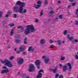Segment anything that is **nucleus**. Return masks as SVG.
Here are the masks:
<instances>
[{
    "mask_svg": "<svg viewBox=\"0 0 78 78\" xmlns=\"http://www.w3.org/2000/svg\"><path fill=\"white\" fill-rule=\"evenodd\" d=\"M70 7H71V6L70 5H68V8H70Z\"/></svg>",
    "mask_w": 78,
    "mask_h": 78,
    "instance_id": "e2e57ef3",
    "label": "nucleus"
},
{
    "mask_svg": "<svg viewBox=\"0 0 78 78\" xmlns=\"http://www.w3.org/2000/svg\"><path fill=\"white\" fill-rule=\"evenodd\" d=\"M3 68L4 69H7V67H6V66H5L3 67Z\"/></svg>",
    "mask_w": 78,
    "mask_h": 78,
    "instance_id": "de8ad7c7",
    "label": "nucleus"
},
{
    "mask_svg": "<svg viewBox=\"0 0 78 78\" xmlns=\"http://www.w3.org/2000/svg\"><path fill=\"white\" fill-rule=\"evenodd\" d=\"M41 72H42L43 73H44V70L42 69H41L40 70L39 72H38V73H40Z\"/></svg>",
    "mask_w": 78,
    "mask_h": 78,
    "instance_id": "c756f323",
    "label": "nucleus"
},
{
    "mask_svg": "<svg viewBox=\"0 0 78 78\" xmlns=\"http://www.w3.org/2000/svg\"><path fill=\"white\" fill-rule=\"evenodd\" d=\"M22 2L21 1H18L16 2V5H21Z\"/></svg>",
    "mask_w": 78,
    "mask_h": 78,
    "instance_id": "f3484780",
    "label": "nucleus"
},
{
    "mask_svg": "<svg viewBox=\"0 0 78 78\" xmlns=\"http://www.w3.org/2000/svg\"><path fill=\"white\" fill-rule=\"evenodd\" d=\"M39 21V20H38L37 19H36L35 20V22H38V21Z\"/></svg>",
    "mask_w": 78,
    "mask_h": 78,
    "instance_id": "49530a36",
    "label": "nucleus"
},
{
    "mask_svg": "<svg viewBox=\"0 0 78 78\" xmlns=\"http://www.w3.org/2000/svg\"><path fill=\"white\" fill-rule=\"evenodd\" d=\"M42 3V1H38L37 2V4L38 5H36V4H34V7L36 9H38L40 7Z\"/></svg>",
    "mask_w": 78,
    "mask_h": 78,
    "instance_id": "20e7f679",
    "label": "nucleus"
},
{
    "mask_svg": "<svg viewBox=\"0 0 78 78\" xmlns=\"http://www.w3.org/2000/svg\"><path fill=\"white\" fill-rule=\"evenodd\" d=\"M66 64H67L68 66L69 67V68L70 70L72 69V65H71L70 63H66Z\"/></svg>",
    "mask_w": 78,
    "mask_h": 78,
    "instance_id": "4468645a",
    "label": "nucleus"
},
{
    "mask_svg": "<svg viewBox=\"0 0 78 78\" xmlns=\"http://www.w3.org/2000/svg\"><path fill=\"white\" fill-rule=\"evenodd\" d=\"M65 42L64 41H63L62 42V43H63V44Z\"/></svg>",
    "mask_w": 78,
    "mask_h": 78,
    "instance_id": "69168bd1",
    "label": "nucleus"
},
{
    "mask_svg": "<svg viewBox=\"0 0 78 78\" xmlns=\"http://www.w3.org/2000/svg\"><path fill=\"white\" fill-rule=\"evenodd\" d=\"M58 20V18H56L55 20L56 21H57V20Z\"/></svg>",
    "mask_w": 78,
    "mask_h": 78,
    "instance_id": "bf43d9fd",
    "label": "nucleus"
},
{
    "mask_svg": "<svg viewBox=\"0 0 78 78\" xmlns=\"http://www.w3.org/2000/svg\"><path fill=\"white\" fill-rule=\"evenodd\" d=\"M18 28H21L22 30V31H23V27L22 26L18 27Z\"/></svg>",
    "mask_w": 78,
    "mask_h": 78,
    "instance_id": "4be33fe9",
    "label": "nucleus"
},
{
    "mask_svg": "<svg viewBox=\"0 0 78 78\" xmlns=\"http://www.w3.org/2000/svg\"><path fill=\"white\" fill-rule=\"evenodd\" d=\"M59 76V74L58 73H57L55 76V78H57L58 76Z\"/></svg>",
    "mask_w": 78,
    "mask_h": 78,
    "instance_id": "c85d7f7f",
    "label": "nucleus"
},
{
    "mask_svg": "<svg viewBox=\"0 0 78 78\" xmlns=\"http://www.w3.org/2000/svg\"><path fill=\"white\" fill-rule=\"evenodd\" d=\"M42 59H45V56L44 55L42 57Z\"/></svg>",
    "mask_w": 78,
    "mask_h": 78,
    "instance_id": "8fccbe9b",
    "label": "nucleus"
},
{
    "mask_svg": "<svg viewBox=\"0 0 78 78\" xmlns=\"http://www.w3.org/2000/svg\"><path fill=\"white\" fill-rule=\"evenodd\" d=\"M18 59H19L18 61V62L19 64H22L23 63V58H18Z\"/></svg>",
    "mask_w": 78,
    "mask_h": 78,
    "instance_id": "0eeeda50",
    "label": "nucleus"
},
{
    "mask_svg": "<svg viewBox=\"0 0 78 78\" xmlns=\"http://www.w3.org/2000/svg\"><path fill=\"white\" fill-rule=\"evenodd\" d=\"M14 56H12L10 57L9 59L10 60H12V59H14Z\"/></svg>",
    "mask_w": 78,
    "mask_h": 78,
    "instance_id": "cd10ccee",
    "label": "nucleus"
},
{
    "mask_svg": "<svg viewBox=\"0 0 78 78\" xmlns=\"http://www.w3.org/2000/svg\"><path fill=\"white\" fill-rule=\"evenodd\" d=\"M15 51H16L17 50V49H15Z\"/></svg>",
    "mask_w": 78,
    "mask_h": 78,
    "instance_id": "338daca9",
    "label": "nucleus"
},
{
    "mask_svg": "<svg viewBox=\"0 0 78 78\" xmlns=\"http://www.w3.org/2000/svg\"><path fill=\"white\" fill-rule=\"evenodd\" d=\"M24 44H28V43L27 42V41H24Z\"/></svg>",
    "mask_w": 78,
    "mask_h": 78,
    "instance_id": "09e8293b",
    "label": "nucleus"
},
{
    "mask_svg": "<svg viewBox=\"0 0 78 78\" xmlns=\"http://www.w3.org/2000/svg\"><path fill=\"white\" fill-rule=\"evenodd\" d=\"M63 77L62 76V75H61L59 77V78H63Z\"/></svg>",
    "mask_w": 78,
    "mask_h": 78,
    "instance_id": "37998d69",
    "label": "nucleus"
},
{
    "mask_svg": "<svg viewBox=\"0 0 78 78\" xmlns=\"http://www.w3.org/2000/svg\"><path fill=\"white\" fill-rule=\"evenodd\" d=\"M20 73L19 72V73H17V75H20Z\"/></svg>",
    "mask_w": 78,
    "mask_h": 78,
    "instance_id": "680f3d73",
    "label": "nucleus"
},
{
    "mask_svg": "<svg viewBox=\"0 0 78 78\" xmlns=\"http://www.w3.org/2000/svg\"><path fill=\"white\" fill-rule=\"evenodd\" d=\"M68 69V67L66 65H64L63 67L62 70L63 72H66Z\"/></svg>",
    "mask_w": 78,
    "mask_h": 78,
    "instance_id": "6e6552de",
    "label": "nucleus"
},
{
    "mask_svg": "<svg viewBox=\"0 0 78 78\" xmlns=\"http://www.w3.org/2000/svg\"><path fill=\"white\" fill-rule=\"evenodd\" d=\"M35 65L38 69H39L40 67V64H41V61L39 60H37L35 61Z\"/></svg>",
    "mask_w": 78,
    "mask_h": 78,
    "instance_id": "423d86ee",
    "label": "nucleus"
},
{
    "mask_svg": "<svg viewBox=\"0 0 78 78\" xmlns=\"http://www.w3.org/2000/svg\"><path fill=\"white\" fill-rule=\"evenodd\" d=\"M63 17V15H61L59 16V19H62Z\"/></svg>",
    "mask_w": 78,
    "mask_h": 78,
    "instance_id": "7c9ffc66",
    "label": "nucleus"
},
{
    "mask_svg": "<svg viewBox=\"0 0 78 78\" xmlns=\"http://www.w3.org/2000/svg\"><path fill=\"white\" fill-rule=\"evenodd\" d=\"M7 48H11V46H8L7 47Z\"/></svg>",
    "mask_w": 78,
    "mask_h": 78,
    "instance_id": "864d4df0",
    "label": "nucleus"
},
{
    "mask_svg": "<svg viewBox=\"0 0 78 78\" xmlns=\"http://www.w3.org/2000/svg\"><path fill=\"white\" fill-rule=\"evenodd\" d=\"M73 0H69V1H70V2H72V1H73Z\"/></svg>",
    "mask_w": 78,
    "mask_h": 78,
    "instance_id": "0e129e2a",
    "label": "nucleus"
},
{
    "mask_svg": "<svg viewBox=\"0 0 78 78\" xmlns=\"http://www.w3.org/2000/svg\"><path fill=\"white\" fill-rule=\"evenodd\" d=\"M1 51V50H0V52Z\"/></svg>",
    "mask_w": 78,
    "mask_h": 78,
    "instance_id": "774afa93",
    "label": "nucleus"
},
{
    "mask_svg": "<svg viewBox=\"0 0 78 78\" xmlns=\"http://www.w3.org/2000/svg\"><path fill=\"white\" fill-rule=\"evenodd\" d=\"M48 62H49V59L45 58L44 60V63H45V64H47L48 63Z\"/></svg>",
    "mask_w": 78,
    "mask_h": 78,
    "instance_id": "ddd939ff",
    "label": "nucleus"
},
{
    "mask_svg": "<svg viewBox=\"0 0 78 78\" xmlns=\"http://www.w3.org/2000/svg\"><path fill=\"white\" fill-rule=\"evenodd\" d=\"M75 58L76 59H78V56L77 55H75Z\"/></svg>",
    "mask_w": 78,
    "mask_h": 78,
    "instance_id": "58836bf2",
    "label": "nucleus"
},
{
    "mask_svg": "<svg viewBox=\"0 0 78 78\" xmlns=\"http://www.w3.org/2000/svg\"><path fill=\"white\" fill-rule=\"evenodd\" d=\"M13 31H14V29H12L11 30V33L10 34V35L11 36H12L13 34H14V32H13Z\"/></svg>",
    "mask_w": 78,
    "mask_h": 78,
    "instance_id": "b1692460",
    "label": "nucleus"
},
{
    "mask_svg": "<svg viewBox=\"0 0 78 78\" xmlns=\"http://www.w3.org/2000/svg\"><path fill=\"white\" fill-rule=\"evenodd\" d=\"M76 3H73L72 4V6H74L75 5H76Z\"/></svg>",
    "mask_w": 78,
    "mask_h": 78,
    "instance_id": "e433bc0d",
    "label": "nucleus"
},
{
    "mask_svg": "<svg viewBox=\"0 0 78 78\" xmlns=\"http://www.w3.org/2000/svg\"><path fill=\"white\" fill-rule=\"evenodd\" d=\"M34 48L33 46H30L29 47V49H32Z\"/></svg>",
    "mask_w": 78,
    "mask_h": 78,
    "instance_id": "f704fd0d",
    "label": "nucleus"
},
{
    "mask_svg": "<svg viewBox=\"0 0 78 78\" xmlns=\"http://www.w3.org/2000/svg\"><path fill=\"white\" fill-rule=\"evenodd\" d=\"M34 50V49H29L28 51L30 52H33V51Z\"/></svg>",
    "mask_w": 78,
    "mask_h": 78,
    "instance_id": "5701e85b",
    "label": "nucleus"
},
{
    "mask_svg": "<svg viewBox=\"0 0 78 78\" xmlns=\"http://www.w3.org/2000/svg\"><path fill=\"white\" fill-rule=\"evenodd\" d=\"M75 24L77 25H78V21H76L75 22Z\"/></svg>",
    "mask_w": 78,
    "mask_h": 78,
    "instance_id": "2f4dec72",
    "label": "nucleus"
},
{
    "mask_svg": "<svg viewBox=\"0 0 78 78\" xmlns=\"http://www.w3.org/2000/svg\"><path fill=\"white\" fill-rule=\"evenodd\" d=\"M53 69L52 68H50L49 69V70L50 71H51L52 72L53 71Z\"/></svg>",
    "mask_w": 78,
    "mask_h": 78,
    "instance_id": "3c124183",
    "label": "nucleus"
},
{
    "mask_svg": "<svg viewBox=\"0 0 78 78\" xmlns=\"http://www.w3.org/2000/svg\"><path fill=\"white\" fill-rule=\"evenodd\" d=\"M9 71V70L8 69L6 70L2 69L1 71V73H6L7 72H8Z\"/></svg>",
    "mask_w": 78,
    "mask_h": 78,
    "instance_id": "1a4fd4ad",
    "label": "nucleus"
},
{
    "mask_svg": "<svg viewBox=\"0 0 78 78\" xmlns=\"http://www.w3.org/2000/svg\"><path fill=\"white\" fill-rule=\"evenodd\" d=\"M14 18H16V17H17V15H16V14H14Z\"/></svg>",
    "mask_w": 78,
    "mask_h": 78,
    "instance_id": "a19ab883",
    "label": "nucleus"
},
{
    "mask_svg": "<svg viewBox=\"0 0 78 78\" xmlns=\"http://www.w3.org/2000/svg\"><path fill=\"white\" fill-rule=\"evenodd\" d=\"M24 48H25V47L24 46H22L21 47L20 49H23Z\"/></svg>",
    "mask_w": 78,
    "mask_h": 78,
    "instance_id": "473e14b6",
    "label": "nucleus"
},
{
    "mask_svg": "<svg viewBox=\"0 0 78 78\" xmlns=\"http://www.w3.org/2000/svg\"><path fill=\"white\" fill-rule=\"evenodd\" d=\"M23 55H26V52H23Z\"/></svg>",
    "mask_w": 78,
    "mask_h": 78,
    "instance_id": "4d7b16f0",
    "label": "nucleus"
},
{
    "mask_svg": "<svg viewBox=\"0 0 78 78\" xmlns=\"http://www.w3.org/2000/svg\"><path fill=\"white\" fill-rule=\"evenodd\" d=\"M21 7L22 8H23V7L25 6L26 5V4L25 2H22L21 4Z\"/></svg>",
    "mask_w": 78,
    "mask_h": 78,
    "instance_id": "2eb2a0df",
    "label": "nucleus"
},
{
    "mask_svg": "<svg viewBox=\"0 0 78 78\" xmlns=\"http://www.w3.org/2000/svg\"><path fill=\"white\" fill-rule=\"evenodd\" d=\"M64 59H65V57H63L62 56H61V58L60 60L61 61H64Z\"/></svg>",
    "mask_w": 78,
    "mask_h": 78,
    "instance_id": "412c9836",
    "label": "nucleus"
},
{
    "mask_svg": "<svg viewBox=\"0 0 78 78\" xmlns=\"http://www.w3.org/2000/svg\"><path fill=\"white\" fill-rule=\"evenodd\" d=\"M44 4L45 5H47V4H48V2H47V0H46L45 1Z\"/></svg>",
    "mask_w": 78,
    "mask_h": 78,
    "instance_id": "72a5a7b5",
    "label": "nucleus"
},
{
    "mask_svg": "<svg viewBox=\"0 0 78 78\" xmlns=\"http://www.w3.org/2000/svg\"><path fill=\"white\" fill-rule=\"evenodd\" d=\"M10 13H11V12H10V11H9L8 12L7 14H6L5 16L6 17H8L9 16V14H10Z\"/></svg>",
    "mask_w": 78,
    "mask_h": 78,
    "instance_id": "6ab92c4d",
    "label": "nucleus"
},
{
    "mask_svg": "<svg viewBox=\"0 0 78 78\" xmlns=\"http://www.w3.org/2000/svg\"><path fill=\"white\" fill-rule=\"evenodd\" d=\"M68 33V31L67 30H65L64 32H63V34L64 35H66V34Z\"/></svg>",
    "mask_w": 78,
    "mask_h": 78,
    "instance_id": "aec40b11",
    "label": "nucleus"
},
{
    "mask_svg": "<svg viewBox=\"0 0 78 78\" xmlns=\"http://www.w3.org/2000/svg\"><path fill=\"white\" fill-rule=\"evenodd\" d=\"M36 31V29L33 24L29 25L27 26L26 29L25 31L26 34H29L31 32L33 33Z\"/></svg>",
    "mask_w": 78,
    "mask_h": 78,
    "instance_id": "f257e3e1",
    "label": "nucleus"
},
{
    "mask_svg": "<svg viewBox=\"0 0 78 78\" xmlns=\"http://www.w3.org/2000/svg\"><path fill=\"white\" fill-rule=\"evenodd\" d=\"M57 43H58V44H59V45H61V41L60 40H58L57 41Z\"/></svg>",
    "mask_w": 78,
    "mask_h": 78,
    "instance_id": "bb28decb",
    "label": "nucleus"
},
{
    "mask_svg": "<svg viewBox=\"0 0 78 78\" xmlns=\"http://www.w3.org/2000/svg\"><path fill=\"white\" fill-rule=\"evenodd\" d=\"M63 77L62 76V75H61L59 77V78H63Z\"/></svg>",
    "mask_w": 78,
    "mask_h": 78,
    "instance_id": "79ce46f5",
    "label": "nucleus"
},
{
    "mask_svg": "<svg viewBox=\"0 0 78 78\" xmlns=\"http://www.w3.org/2000/svg\"><path fill=\"white\" fill-rule=\"evenodd\" d=\"M59 65L60 67H62V65L61 64H59Z\"/></svg>",
    "mask_w": 78,
    "mask_h": 78,
    "instance_id": "5fc2aeb1",
    "label": "nucleus"
},
{
    "mask_svg": "<svg viewBox=\"0 0 78 78\" xmlns=\"http://www.w3.org/2000/svg\"><path fill=\"white\" fill-rule=\"evenodd\" d=\"M27 40V38H25L24 39V41H26Z\"/></svg>",
    "mask_w": 78,
    "mask_h": 78,
    "instance_id": "052dcab7",
    "label": "nucleus"
},
{
    "mask_svg": "<svg viewBox=\"0 0 78 78\" xmlns=\"http://www.w3.org/2000/svg\"><path fill=\"white\" fill-rule=\"evenodd\" d=\"M43 15V12H42V11L40 13V16H42Z\"/></svg>",
    "mask_w": 78,
    "mask_h": 78,
    "instance_id": "a18cd8bd",
    "label": "nucleus"
},
{
    "mask_svg": "<svg viewBox=\"0 0 78 78\" xmlns=\"http://www.w3.org/2000/svg\"><path fill=\"white\" fill-rule=\"evenodd\" d=\"M6 61H6V60H5L4 61H1V63H2V64H4V63H5V64Z\"/></svg>",
    "mask_w": 78,
    "mask_h": 78,
    "instance_id": "a878e982",
    "label": "nucleus"
},
{
    "mask_svg": "<svg viewBox=\"0 0 78 78\" xmlns=\"http://www.w3.org/2000/svg\"><path fill=\"white\" fill-rule=\"evenodd\" d=\"M58 3H61V1H58L57 2Z\"/></svg>",
    "mask_w": 78,
    "mask_h": 78,
    "instance_id": "13d9d810",
    "label": "nucleus"
},
{
    "mask_svg": "<svg viewBox=\"0 0 78 78\" xmlns=\"http://www.w3.org/2000/svg\"><path fill=\"white\" fill-rule=\"evenodd\" d=\"M67 38L70 41H72V39H74V38H73V37H69V35H67Z\"/></svg>",
    "mask_w": 78,
    "mask_h": 78,
    "instance_id": "dca6fc26",
    "label": "nucleus"
},
{
    "mask_svg": "<svg viewBox=\"0 0 78 78\" xmlns=\"http://www.w3.org/2000/svg\"><path fill=\"white\" fill-rule=\"evenodd\" d=\"M35 70V67L33 65V64H31L30 65L29 67L28 71L30 72H31L33 71H34Z\"/></svg>",
    "mask_w": 78,
    "mask_h": 78,
    "instance_id": "7ed1b4c3",
    "label": "nucleus"
},
{
    "mask_svg": "<svg viewBox=\"0 0 78 78\" xmlns=\"http://www.w3.org/2000/svg\"><path fill=\"white\" fill-rule=\"evenodd\" d=\"M2 13L1 11H0V17H2Z\"/></svg>",
    "mask_w": 78,
    "mask_h": 78,
    "instance_id": "4c0bfd02",
    "label": "nucleus"
},
{
    "mask_svg": "<svg viewBox=\"0 0 78 78\" xmlns=\"http://www.w3.org/2000/svg\"><path fill=\"white\" fill-rule=\"evenodd\" d=\"M54 13V11L52 10L50 12V14H53Z\"/></svg>",
    "mask_w": 78,
    "mask_h": 78,
    "instance_id": "ea45409f",
    "label": "nucleus"
},
{
    "mask_svg": "<svg viewBox=\"0 0 78 78\" xmlns=\"http://www.w3.org/2000/svg\"><path fill=\"white\" fill-rule=\"evenodd\" d=\"M45 42V40L44 39H42L40 41V43L41 44H44Z\"/></svg>",
    "mask_w": 78,
    "mask_h": 78,
    "instance_id": "9d476101",
    "label": "nucleus"
},
{
    "mask_svg": "<svg viewBox=\"0 0 78 78\" xmlns=\"http://www.w3.org/2000/svg\"><path fill=\"white\" fill-rule=\"evenodd\" d=\"M78 9H77L76 10V15H78Z\"/></svg>",
    "mask_w": 78,
    "mask_h": 78,
    "instance_id": "603ef678",
    "label": "nucleus"
},
{
    "mask_svg": "<svg viewBox=\"0 0 78 78\" xmlns=\"http://www.w3.org/2000/svg\"><path fill=\"white\" fill-rule=\"evenodd\" d=\"M13 11L16 12H20L21 14L22 13H27V10L26 9H24L23 10V8L20 7L19 9H18V6H15L14 7Z\"/></svg>",
    "mask_w": 78,
    "mask_h": 78,
    "instance_id": "f03ea898",
    "label": "nucleus"
},
{
    "mask_svg": "<svg viewBox=\"0 0 78 78\" xmlns=\"http://www.w3.org/2000/svg\"><path fill=\"white\" fill-rule=\"evenodd\" d=\"M7 61L5 62V66H8L9 67H12V65L10 62L8 61V60H6Z\"/></svg>",
    "mask_w": 78,
    "mask_h": 78,
    "instance_id": "39448f33",
    "label": "nucleus"
},
{
    "mask_svg": "<svg viewBox=\"0 0 78 78\" xmlns=\"http://www.w3.org/2000/svg\"><path fill=\"white\" fill-rule=\"evenodd\" d=\"M42 76V73H38V75L37 76V78H40Z\"/></svg>",
    "mask_w": 78,
    "mask_h": 78,
    "instance_id": "9b49d317",
    "label": "nucleus"
},
{
    "mask_svg": "<svg viewBox=\"0 0 78 78\" xmlns=\"http://www.w3.org/2000/svg\"><path fill=\"white\" fill-rule=\"evenodd\" d=\"M57 70V69L55 68L54 69H53V70H52V72L53 73H56V72Z\"/></svg>",
    "mask_w": 78,
    "mask_h": 78,
    "instance_id": "393cba45",
    "label": "nucleus"
},
{
    "mask_svg": "<svg viewBox=\"0 0 78 78\" xmlns=\"http://www.w3.org/2000/svg\"><path fill=\"white\" fill-rule=\"evenodd\" d=\"M14 24H10V27H13V26H14Z\"/></svg>",
    "mask_w": 78,
    "mask_h": 78,
    "instance_id": "c03bdc74",
    "label": "nucleus"
},
{
    "mask_svg": "<svg viewBox=\"0 0 78 78\" xmlns=\"http://www.w3.org/2000/svg\"><path fill=\"white\" fill-rule=\"evenodd\" d=\"M23 51V49H20V50H18L16 51V53L19 55V54H20V52H22V51Z\"/></svg>",
    "mask_w": 78,
    "mask_h": 78,
    "instance_id": "f8f14e48",
    "label": "nucleus"
},
{
    "mask_svg": "<svg viewBox=\"0 0 78 78\" xmlns=\"http://www.w3.org/2000/svg\"><path fill=\"white\" fill-rule=\"evenodd\" d=\"M53 47H54V45H51L50 46V47H51V48H53Z\"/></svg>",
    "mask_w": 78,
    "mask_h": 78,
    "instance_id": "6e6d98bb",
    "label": "nucleus"
},
{
    "mask_svg": "<svg viewBox=\"0 0 78 78\" xmlns=\"http://www.w3.org/2000/svg\"><path fill=\"white\" fill-rule=\"evenodd\" d=\"M74 41L75 42H78V39H75L74 40Z\"/></svg>",
    "mask_w": 78,
    "mask_h": 78,
    "instance_id": "c9c22d12",
    "label": "nucleus"
},
{
    "mask_svg": "<svg viewBox=\"0 0 78 78\" xmlns=\"http://www.w3.org/2000/svg\"><path fill=\"white\" fill-rule=\"evenodd\" d=\"M53 42H55V43H56V42H57V41H53V40H51L49 41V43H53Z\"/></svg>",
    "mask_w": 78,
    "mask_h": 78,
    "instance_id": "a211bd4d",
    "label": "nucleus"
}]
</instances>
